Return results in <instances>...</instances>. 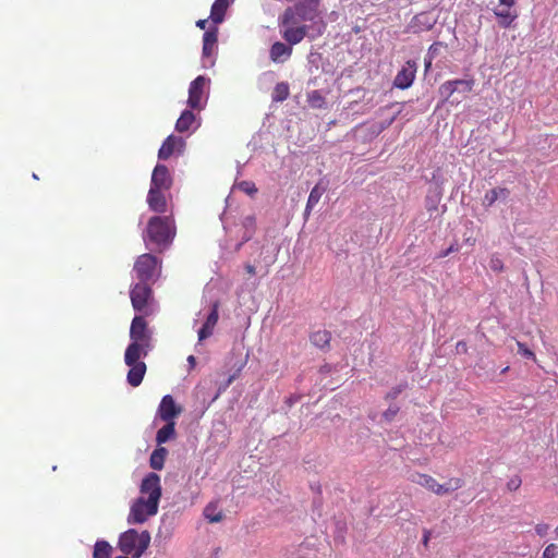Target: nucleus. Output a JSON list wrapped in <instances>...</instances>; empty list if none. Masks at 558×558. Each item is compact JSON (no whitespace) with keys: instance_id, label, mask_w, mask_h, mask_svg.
Listing matches in <instances>:
<instances>
[{"instance_id":"nucleus-46","label":"nucleus","mask_w":558,"mask_h":558,"mask_svg":"<svg viewBox=\"0 0 558 558\" xmlns=\"http://www.w3.org/2000/svg\"><path fill=\"white\" fill-rule=\"evenodd\" d=\"M187 362H189V364H190V366H191V367H194V366H195V364H196V359H195V356H194V355H190V356L187 357Z\"/></svg>"},{"instance_id":"nucleus-11","label":"nucleus","mask_w":558,"mask_h":558,"mask_svg":"<svg viewBox=\"0 0 558 558\" xmlns=\"http://www.w3.org/2000/svg\"><path fill=\"white\" fill-rule=\"evenodd\" d=\"M182 413V408L177 405L174 399L170 395H166L158 407L157 414L163 422H174V418Z\"/></svg>"},{"instance_id":"nucleus-12","label":"nucleus","mask_w":558,"mask_h":558,"mask_svg":"<svg viewBox=\"0 0 558 558\" xmlns=\"http://www.w3.org/2000/svg\"><path fill=\"white\" fill-rule=\"evenodd\" d=\"M416 62L413 60H409L405 62V64L401 68V70L397 73L393 85L395 87L399 89H407L409 88L415 78L416 74Z\"/></svg>"},{"instance_id":"nucleus-38","label":"nucleus","mask_w":558,"mask_h":558,"mask_svg":"<svg viewBox=\"0 0 558 558\" xmlns=\"http://www.w3.org/2000/svg\"><path fill=\"white\" fill-rule=\"evenodd\" d=\"M517 345H518V352L521 355L535 361L536 357H535L534 352L532 350H530L524 343L518 341Z\"/></svg>"},{"instance_id":"nucleus-43","label":"nucleus","mask_w":558,"mask_h":558,"mask_svg":"<svg viewBox=\"0 0 558 558\" xmlns=\"http://www.w3.org/2000/svg\"><path fill=\"white\" fill-rule=\"evenodd\" d=\"M430 537V532L425 530L423 535V545L427 546Z\"/></svg>"},{"instance_id":"nucleus-27","label":"nucleus","mask_w":558,"mask_h":558,"mask_svg":"<svg viewBox=\"0 0 558 558\" xmlns=\"http://www.w3.org/2000/svg\"><path fill=\"white\" fill-rule=\"evenodd\" d=\"M195 122V114L190 110H184L177 120L175 130L180 133L187 132Z\"/></svg>"},{"instance_id":"nucleus-7","label":"nucleus","mask_w":558,"mask_h":558,"mask_svg":"<svg viewBox=\"0 0 558 558\" xmlns=\"http://www.w3.org/2000/svg\"><path fill=\"white\" fill-rule=\"evenodd\" d=\"M158 266L156 256L145 253L137 257L134 263V271L140 282L148 283L154 280Z\"/></svg>"},{"instance_id":"nucleus-31","label":"nucleus","mask_w":558,"mask_h":558,"mask_svg":"<svg viewBox=\"0 0 558 558\" xmlns=\"http://www.w3.org/2000/svg\"><path fill=\"white\" fill-rule=\"evenodd\" d=\"M326 189L320 186V184H316L310 195H308V198H307V203H306V209L307 210H312L313 207L318 204L322 195L325 193Z\"/></svg>"},{"instance_id":"nucleus-5","label":"nucleus","mask_w":558,"mask_h":558,"mask_svg":"<svg viewBox=\"0 0 558 558\" xmlns=\"http://www.w3.org/2000/svg\"><path fill=\"white\" fill-rule=\"evenodd\" d=\"M410 481L422 487L427 488L438 496L447 495L451 492L460 489L464 482L460 477H452L445 484H439L433 476L420 472H415L410 476Z\"/></svg>"},{"instance_id":"nucleus-2","label":"nucleus","mask_w":558,"mask_h":558,"mask_svg":"<svg viewBox=\"0 0 558 558\" xmlns=\"http://www.w3.org/2000/svg\"><path fill=\"white\" fill-rule=\"evenodd\" d=\"M142 495H148L137 498L130 510L128 522L130 524L144 523L149 517L158 511V504L161 497L160 476L156 473L147 474L140 487Z\"/></svg>"},{"instance_id":"nucleus-8","label":"nucleus","mask_w":558,"mask_h":558,"mask_svg":"<svg viewBox=\"0 0 558 558\" xmlns=\"http://www.w3.org/2000/svg\"><path fill=\"white\" fill-rule=\"evenodd\" d=\"M208 83V78L199 75L190 84L187 105L192 109H202L203 99L205 97V88Z\"/></svg>"},{"instance_id":"nucleus-39","label":"nucleus","mask_w":558,"mask_h":558,"mask_svg":"<svg viewBox=\"0 0 558 558\" xmlns=\"http://www.w3.org/2000/svg\"><path fill=\"white\" fill-rule=\"evenodd\" d=\"M398 412L399 408L397 405H391L384 412L383 416L386 421H392Z\"/></svg>"},{"instance_id":"nucleus-53","label":"nucleus","mask_w":558,"mask_h":558,"mask_svg":"<svg viewBox=\"0 0 558 558\" xmlns=\"http://www.w3.org/2000/svg\"><path fill=\"white\" fill-rule=\"evenodd\" d=\"M462 342H458V347L460 345V349H463V345H461Z\"/></svg>"},{"instance_id":"nucleus-32","label":"nucleus","mask_w":558,"mask_h":558,"mask_svg":"<svg viewBox=\"0 0 558 558\" xmlns=\"http://www.w3.org/2000/svg\"><path fill=\"white\" fill-rule=\"evenodd\" d=\"M307 102L312 108L320 109L326 105L325 97L319 90H312L307 94Z\"/></svg>"},{"instance_id":"nucleus-24","label":"nucleus","mask_w":558,"mask_h":558,"mask_svg":"<svg viewBox=\"0 0 558 558\" xmlns=\"http://www.w3.org/2000/svg\"><path fill=\"white\" fill-rule=\"evenodd\" d=\"M310 341L318 349H328L331 341V332L326 329L314 331L310 335Z\"/></svg>"},{"instance_id":"nucleus-20","label":"nucleus","mask_w":558,"mask_h":558,"mask_svg":"<svg viewBox=\"0 0 558 558\" xmlns=\"http://www.w3.org/2000/svg\"><path fill=\"white\" fill-rule=\"evenodd\" d=\"M510 195V191L507 187H494L487 191L482 199L484 207H492L498 199L506 201Z\"/></svg>"},{"instance_id":"nucleus-23","label":"nucleus","mask_w":558,"mask_h":558,"mask_svg":"<svg viewBox=\"0 0 558 558\" xmlns=\"http://www.w3.org/2000/svg\"><path fill=\"white\" fill-rule=\"evenodd\" d=\"M230 2V0H215L210 10V19L215 24H220L223 21Z\"/></svg>"},{"instance_id":"nucleus-36","label":"nucleus","mask_w":558,"mask_h":558,"mask_svg":"<svg viewBox=\"0 0 558 558\" xmlns=\"http://www.w3.org/2000/svg\"><path fill=\"white\" fill-rule=\"evenodd\" d=\"M558 546L556 544H549L543 551L542 558H557Z\"/></svg>"},{"instance_id":"nucleus-42","label":"nucleus","mask_w":558,"mask_h":558,"mask_svg":"<svg viewBox=\"0 0 558 558\" xmlns=\"http://www.w3.org/2000/svg\"><path fill=\"white\" fill-rule=\"evenodd\" d=\"M499 3L507 8H512L515 3V0H499Z\"/></svg>"},{"instance_id":"nucleus-40","label":"nucleus","mask_w":558,"mask_h":558,"mask_svg":"<svg viewBox=\"0 0 558 558\" xmlns=\"http://www.w3.org/2000/svg\"><path fill=\"white\" fill-rule=\"evenodd\" d=\"M459 251V246L457 243H453L451 244L447 250L442 251L439 255H438V258H442V257H446L448 256L449 254L451 253H454V252H458Z\"/></svg>"},{"instance_id":"nucleus-17","label":"nucleus","mask_w":558,"mask_h":558,"mask_svg":"<svg viewBox=\"0 0 558 558\" xmlns=\"http://www.w3.org/2000/svg\"><path fill=\"white\" fill-rule=\"evenodd\" d=\"M218 308H219V303L215 302L213 304L211 311H210L209 315L207 316L205 323L203 324L202 328L198 330V340L199 341H203L213 335L214 329L219 319Z\"/></svg>"},{"instance_id":"nucleus-55","label":"nucleus","mask_w":558,"mask_h":558,"mask_svg":"<svg viewBox=\"0 0 558 558\" xmlns=\"http://www.w3.org/2000/svg\"><path fill=\"white\" fill-rule=\"evenodd\" d=\"M556 535H557V537H558V526L556 527Z\"/></svg>"},{"instance_id":"nucleus-10","label":"nucleus","mask_w":558,"mask_h":558,"mask_svg":"<svg viewBox=\"0 0 558 558\" xmlns=\"http://www.w3.org/2000/svg\"><path fill=\"white\" fill-rule=\"evenodd\" d=\"M473 80H451L442 83L439 94L444 101H448L456 92L470 93L473 88Z\"/></svg>"},{"instance_id":"nucleus-41","label":"nucleus","mask_w":558,"mask_h":558,"mask_svg":"<svg viewBox=\"0 0 558 558\" xmlns=\"http://www.w3.org/2000/svg\"><path fill=\"white\" fill-rule=\"evenodd\" d=\"M549 526L547 524H537L535 531L538 535L543 536L547 533Z\"/></svg>"},{"instance_id":"nucleus-18","label":"nucleus","mask_w":558,"mask_h":558,"mask_svg":"<svg viewBox=\"0 0 558 558\" xmlns=\"http://www.w3.org/2000/svg\"><path fill=\"white\" fill-rule=\"evenodd\" d=\"M435 24H436V20L434 17H432L426 12H422V13L416 14L411 20L409 27L414 33H420V32H425V31L432 29Z\"/></svg>"},{"instance_id":"nucleus-1","label":"nucleus","mask_w":558,"mask_h":558,"mask_svg":"<svg viewBox=\"0 0 558 558\" xmlns=\"http://www.w3.org/2000/svg\"><path fill=\"white\" fill-rule=\"evenodd\" d=\"M322 0H299L292 7L284 9L279 16L282 38L290 45L300 44L307 35L308 26L296 25L299 22H315L320 19Z\"/></svg>"},{"instance_id":"nucleus-6","label":"nucleus","mask_w":558,"mask_h":558,"mask_svg":"<svg viewBox=\"0 0 558 558\" xmlns=\"http://www.w3.org/2000/svg\"><path fill=\"white\" fill-rule=\"evenodd\" d=\"M130 298L134 311L140 315L149 316L153 314V290L148 283H135L130 291Z\"/></svg>"},{"instance_id":"nucleus-28","label":"nucleus","mask_w":558,"mask_h":558,"mask_svg":"<svg viewBox=\"0 0 558 558\" xmlns=\"http://www.w3.org/2000/svg\"><path fill=\"white\" fill-rule=\"evenodd\" d=\"M511 8L495 10L494 14L498 19V24L502 28H508L518 17V14L510 11Z\"/></svg>"},{"instance_id":"nucleus-34","label":"nucleus","mask_w":558,"mask_h":558,"mask_svg":"<svg viewBox=\"0 0 558 558\" xmlns=\"http://www.w3.org/2000/svg\"><path fill=\"white\" fill-rule=\"evenodd\" d=\"M239 190L246 193L247 195H254L257 193V187L252 181H241L238 184Z\"/></svg>"},{"instance_id":"nucleus-25","label":"nucleus","mask_w":558,"mask_h":558,"mask_svg":"<svg viewBox=\"0 0 558 558\" xmlns=\"http://www.w3.org/2000/svg\"><path fill=\"white\" fill-rule=\"evenodd\" d=\"M175 435V422H166V425L162 426L156 434V442L158 446H160L168 440L173 439Z\"/></svg>"},{"instance_id":"nucleus-37","label":"nucleus","mask_w":558,"mask_h":558,"mask_svg":"<svg viewBox=\"0 0 558 558\" xmlns=\"http://www.w3.org/2000/svg\"><path fill=\"white\" fill-rule=\"evenodd\" d=\"M489 267L496 272H501L504 270V263L498 256L493 255L489 260Z\"/></svg>"},{"instance_id":"nucleus-22","label":"nucleus","mask_w":558,"mask_h":558,"mask_svg":"<svg viewBox=\"0 0 558 558\" xmlns=\"http://www.w3.org/2000/svg\"><path fill=\"white\" fill-rule=\"evenodd\" d=\"M218 41V29L215 27L210 31L205 32L203 36V56L204 57H211L214 53V50L217 47Z\"/></svg>"},{"instance_id":"nucleus-52","label":"nucleus","mask_w":558,"mask_h":558,"mask_svg":"<svg viewBox=\"0 0 558 558\" xmlns=\"http://www.w3.org/2000/svg\"><path fill=\"white\" fill-rule=\"evenodd\" d=\"M462 342H458V347L460 345V349H463V345H461Z\"/></svg>"},{"instance_id":"nucleus-3","label":"nucleus","mask_w":558,"mask_h":558,"mask_svg":"<svg viewBox=\"0 0 558 558\" xmlns=\"http://www.w3.org/2000/svg\"><path fill=\"white\" fill-rule=\"evenodd\" d=\"M174 234L173 220L170 217L154 216L147 222L144 241L162 250L172 242Z\"/></svg>"},{"instance_id":"nucleus-14","label":"nucleus","mask_w":558,"mask_h":558,"mask_svg":"<svg viewBox=\"0 0 558 558\" xmlns=\"http://www.w3.org/2000/svg\"><path fill=\"white\" fill-rule=\"evenodd\" d=\"M184 147V141L181 137L169 135L162 143L158 151V158L169 159L177 150L181 151Z\"/></svg>"},{"instance_id":"nucleus-35","label":"nucleus","mask_w":558,"mask_h":558,"mask_svg":"<svg viewBox=\"0 0 558 558\" xmlns=\"http://www.w3.org/2000/svg\"><path fill=\"white\" fill-rule=\"evenodd\" d=\"M408 388V384L407 383H401L395 387L391 388V390L389 392H387L386 395V399L387 400H395L398 398V396L404 390Z\"/></svg>"},{"instance_id":"nucleus-48","label":"nucleus","mask_w":558,"mask_h":558,"mask_svg":"<svg viewBox=\"0 0 558 558\" xmlns=\"http://www.w3.org/2000/svg\"><path fill=\"white\" fill-rule=\"evenodd\" d=\"M509 485H512L514 488H517L520 485V481H518V483H514L513 481H511V483Z\"/></svg>"},{"instance_id":"nucleus-30","label":"nucleus","mask_w":558,"mask_h":558,"mask_svg":"<svg viewBox=\"0 0 558 558\" xmlns=\"http://www.w3.org/2000/svg\"><path fill=\"white\" fill-rule=\"evenodd\" d=\"M289 94H290L289 84L286 82H280V83L276 84L272 95H271V98L276 102H281L289 97Z\"/></svg>"},{"instance_id":"nucleus-9","label":"nucleus","mask_w":558,"mask_h":558,"mask_svg":"<svg viewBox=\"0 0 558 558\" xmlns=\"http://www.w3.org/2000/svg\"><path fill=\"white\" fill-rule=\"evenodd\" d=\"M130 338L133 342L150 344L151 333L148 330L145 315H136L130 327Z\"/></svg>"},{"instance_id":"nucleus-13","label":"nucleus","mask_w":558,"mask_h":558,"mask_svg":"<svg viewBox=\"0 0 558 558\" xmlns=\"http://www.w3.org/2000/svg\"><path fill=\"white\" fill-rule=\"evenodd\" d=\"M172 182L169 169L165 165L157 163L151 174L150 187L168 191Z\"/></svg>"},{"instance_id":"nucleus-21","label":"nucleus","mask_w":558,"mask_h":558,"mask_svg":"<svg viewBox=\"0 0 558 558\" xmlns=\"http://www.w3.org/2000/svg\"><path fill=\"white\" fill-rule=\"evenodd\" d=\"M130 367L129 372H128V376H126V379H128V383L132 386V387H138L142 381H143V378L145 376V373H146V364L145 363H135V364H132V365H128Z\"/></svg>"},{"instance_id":"nucleus-54","label":"nucleus","mask_w":558,"mask_h":558,"mask_svg":"<svg viewBox=\"0 0 558 558\" xmlns=\"http://www.w3.org/2000/svg\"><path fill=\"white\" fill-rule=\"evenodd\" d=\"M290 405L292 404V400L291 399H288L287 401Z\"/></svg>"},{"instance_id":"nucleus-33","label":"nucleus","mask_w":558,"mask_h":558,"mask_svg":"<svg viewBox=\"0 0 558 558\" xmlns=\"http://www.w3.org/2000/svg\"><path fill=\"white\" fill-rule=\"evenodd\" d=\"M216 507L214 505H208L204 509V515L206 519H208L210 522H220L223 518L222 513L215 514Z\"/></svg>"},{"instance_id":"nucleus-29","label":"nucleus","mask_w":558,"mask_h":558,"mask_svg":"<svg viewBox=\"0 0 558 558\" xmlns=\"http://www.w3.org/2000/svg\"><path fill=\"white\" fill-rule=\"evenodd\" d=\"M113 548L104 539L97 541L94 545L93 558H111Z\"/></svg>"},{"instance_id":"nucleus-45","label":"nucleus","mask_w":558,"mask_h":558,"mask_svg":"<svg viewBox=\"0 0 558 558\" xmlns=\"http://www.w3.org/2000/svg\"><path fill=\"white\" fill-rule=\"evenodd\" d=\"M207 23H208V21H207V20H198V21L196 22V26H197V27H199L201 29H205V28H206V26H207Z\"/></svg>"},{"instance_id":"nucleus-26","label":"nucleus","mask_w":558,"mask_h":558,"mask_svg":"<svg viewBox=\"0 0 558 558\" xmlns=\"http://www.w3.org/2000/svg\"><path fill=\"white\" fill-rule=\"evenodd\" d=\"M168 450L165 447L158 446L149 458V465L154 470H162L166 461Z\"/></svg>"},{"instance_id":"nucleus-47","label":"nucleus","mask_w":558,"mask_h":558,"mask_svg":"<svg viewBox=\"0 0 558 558\" xmlns=\"http://www.w3.org/2000/svg\"><path fill=\"white\" fill-rule=\"evenodd\" d=\"M235 379V375L229 377L227 385H230Z\"/></svg>"},{"instance_id":"nucleus-4","label":"nucleus","mask_w":558,"mask_h":558,"mask_svg":"<svg viewBox=\"0 0 558 558\" xmlns=\"http://www.w3.org/2000/svg\"><path fill=\"white\" fill-rule=\"evenodd\" d=\"M150 544V534L147 531L138 533L130 529L119 537L118 546L124 555H131L132 558H141Z\"/></svg>"},{"instance_id":"nucleus-51","label":"nucleus","mask_w":558,"mask_h":558,"mask_svg":"<svg viewBox=\"0 0 558 558\" xmlns=\"http://www.w3.org/2000/svg\"><path fill=\"white\" fill-rule=\"evenodd\" d=\"M310 213H311V210H307V209L305 208V215H306V216H308V215H310Z\"/></svg>"},{"instance_id":"nucleus-49","label":"nucleus","mask_w":558,"mask_h":558,"mask_svg":"<svg viewBox=\"0 0 558 558\" xmlns=\"http://www.w3.org/2000/svg\"><path fill=\"white\" fill-rule=\"evenodd\" d=\"M430 64H432V61H430V60H428V61L426 62V64H425L426 69H428V68L430 66Z\"/></svg>"},{"instance_id":"nucleus-44","label":"nucleus","mask_w":558,"mask_h":558,"mask_svg":"<svg viewBox=\"0 0 558 558\" xmlns=\"http://www.w3.org/2000/svg\"><path fill=\"white\" fill-rule=\"evenodd\" d=\"M245 270L251 276H254L256 274L255 267L253 265H251V264H246L245 265Z\"/></svg>"},{"instance_id":"nucleus-16","label":"nucleus","mask_w":558,"mask_h":558,"mask_svg":"<svg viewBox=\"0 0 558 558\" xmlns=\"http://www.w3.org/2000/svg\"><path fill=\"white\" fill-rule=\"evenodd\" d=\"M167 190H159L150 187L147 195V204L149 208L158 214H165L167 211V198L165 192Z\"/></svg>"},{"instance_id":"nucleus-15","label":"nucleus","mask_w":558,"mask_h":558,"mask_svg":"<svg viewBox=\"0 0 558 558\" xmlns=\"http://www.w3.org/2000/svg\"><path fill=\"white\" fill-rule=\"evenodd\" d=\"M150 344H144L138 342H133L128 345L124 354V362L126 365H132L135 363H143L140 361L141 357H144L148 353Z\"/></svg>"},{"instance_id":"nucleus-50","label":"nucleus","mask_w":558,"mask_h":558,"mask_svg":"<svg viewBox=\"0 0 558 558\" xmlns=\"http://www.w3.org/2000/svg\"><path fill=\"white\" fill-rule=\"evenodd\" d=\"M116 558H129L128 555H123V556H118Z\"/></svg>"},{"instance_id":"nucleus-19","label":"nucleus","mask_w":558,"mask_h":558,"mask_svg":"<svg viewBox=\"0 0 558 558\" xmlns=\"http://www.w3.org/2000/svg\"><path fill=\"white\" fill-rule=\"evenodd\" d=\"M292 46L293 45H290L289 43L286 45L281 41H276L272 44L269 50V57L271 61L279 63L289 59L292 54Z\"/></svg>"}]
</instances>
